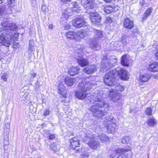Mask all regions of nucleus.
<instances>
[{"label":"nucleus","mask_w":158,"mask_h":158,"mask_svg":"<svg viewBox=\"0 0 158 158\" xmlns=\"http://www.w3.org/2000/svg\"><path fill=\"white\" fill-rule=\"evenodd\" d=\"M104 96L102 91L94 94V105L90 108V111L94 117L100 118L104 116L108 110L109 105L105 100Z\"/></svg>","instance_id":"f257e3e1"},{"label":"nucleus","mask_w":158,"mask_h":158,"mask_svg":"<svg viewBox=\"0 0 158 158\" xmlns=\"http://www.w3.org/2000/svg\"><path fill=\"white\" fill-rule=\"evenodd\" d=\"M16 28L15 24L10 22L8 19H4L0 25V32H2V33L0 34V44L9 47L13 37L10 33H12Z\"/></svg>","instance_id":"f03ea898"},{"label":"nucleus","mask_w":158,"mask_h":158,"mask_svg":"<svg viewBox=\"0 0 158 158\" xmlns=\"http://www.w3.org/2000/svg\"><path fill=\"white\" fill-rule=\"evenodd\" d=\"M86 33L82 30L79 31H69L66 33V36L68 39L78 41L84 38L85 35H86Z\"/></svg>","instance_id":"7ed1b4c3"},{"label":"nucleus","mask_w":158,"mask_h":158,"mask_svg":"<svg viewBox=\"0 0 158 158\" xmlns=\"http://www.w3.org/2000/svg\"><path fill=\"white\" fill-rule=\"evenodd\" d=\"M116 70L114 69L107 73L105 75L104 81L105 84L109 86H114L116 82L115 76Z\"/></svg>","instance_id":"20e7f679"},{"label":"nucleus","mask_w":158,"mask_h":158,"mask_svg":"<svg viewBox=\"0 0 158 158\" xmlns=\"http://www.w3.org/2000/svg\"><path fill=\"white\" fill-rule=\"evenodd\" d=\"M81 51L80 50L75 54V58L77 60L79 64L82 67H84L88 64L89 62L85 58H84L82 55L83 53L81 52Z\"/></svg>","instance_id":"39448f33"},{"label":"nucleus","mask_w":158,"mask_h":158,"mask_svg":"<svg viewBox=\"0 0 158 158\" xmlns=\"http://www.w3.org/2000/svg\"><path fill=\"white\" fill-rule=\"evenodd\" d=\"M107 121L109 122L108 123V125L107 126V129L108 131L110 133H113L115 132L116 131V124L114 123L115 120L114 118L112 116L110 117H107L106 119Z\"/></svg>","instance_id":"423d86ee"},{"label":"nucleus","mask_w":158,"mask_h":158,"mask_svg":"<svg viewBox=\"0 0 158 158\" xmlns=\"http://www.w3.org/2000/svg\"><path fill=\"white\" fill-rule=\"evenodd\" d=\"M96 86L94 82L93 81H90L84 83L83 82H80L78 85V87L81 89V90H83L85 89L86 90L88 91L90 89L93 88Z\"/></svg>","instance_id":"0eeeda50"},{"label":"nucleus","mask_w":158,"mask_h":158,"mask_svg":"<svg viewBox=\"0 0 158 158\" xmlns=\"http://www.w3.org/2000/svg\"><path fill=\"white\" fill-rule=\"evenodd\" d=\"M114 70H116L115 75H118L122 80H127L129 79L128 73L124 69L117 68Z\"/></svg>","instance_id":"6e6552de"},{"label":"nucleus","mask_w":158,"mask_h":158,"mask_svg":"<svg viewBox=\"0 0 158 158\" xmlns=\"http://www.w3.org/2000/svg\"><path fill=\"white\" fill-rule=\"evenodd\" d=\"M109 95L111 100L114 103L118 102L121 100V95L119 93L117 92L116 90H110Z\"/></svg>","instance_id":"1a4fd4ad"},{"label":"nucleus","mask_w":158,"mask_h":158,"mask_svg":"<svg viewBox=\"0 0 158 158\" xmlns=\"http://www.w3.org/2000/svg\"><path fill=\"white\" fill-rule=\"evenodd\" d=\"M87 139H90L89 142L88 143V145L89 147L92 149H95L98 148L100 145L99 143L96 140V138L93 136L90 137L86 136Z\"/></svg>","instance_id":"9d476101"},{"label":"nucleus","mask_w":158,"mask_h":158,"mask_svg":"<svg viewBox=\"0 0 158 158\" xmlns=\"http://www.w3.org/2000/svg\"><path fill=\"white\" fill-rule=\"evenodd\" d=\"M110 62L106 56H104L102 60L100 70L102 72H106L110 69L112 67H107V64L109 65Z\"/></svg>","instance_id":"9b49d317"},{"label":"nucleus","mask_w":158,"mask_h":158,"mask_svg":"<svg viewBox=\"0 0 158 158\" xmlns=\"http://www.w3.org/2000/svg\"><path fill=\"white\" fill-rule=\"evenodd\" d=\"M130 148H118L114 151L111 154L108 156V158H114L118 154L124 153L130 150Z\"/></svg>","instance_id":"f8f14e48"},{"label":"nucleus","mask_w":158,"mask_h":158,"mask_svg":"<svg viewBox=\"0 0 158 158\" xmlns=\"http://www.w3.org/2000/svg\"><path fill=\"white\" fill-rule=\"evenodd\" d=\"M72 24L74 27L78 28L85 25V21L82 19L80 18L74 19L73 21Z\"/></svg>","instance_id":"ddd939ff"},{"label":"nucleus","mask_w":158,"mask_h":158,"mask_svg":"<svg viewBox=\"0 0 158 158\" xmlns=\"http://www.w3.org/2000/svg\"><path fill=\"white\" fill-rule=\"evenodd\" d=\"M94 0H82L81 3L84 8L88 10L94 8Z\"/></svg>","instance_id":"4468645a"},{"label":"nucleus","mask_w":158,"mask_h":158,"mask_svg":"<svg viewBox=\"0 0 158 158\" xmlns=\"http://www.w3.org/2000/svg\"><path fill=\"white\" fill-rule=\"evenodd\" d=\"M89 45L90 48L93 50H98L101 47V45L98 40L95 39L90 40Z\"/></svg>","instance_id":"2eb2a0df"},{"label":"nucleus","mask_w":158,"mask_h":158,"mask_svg":"<svg viewBox=\"0 0 158 158\" xmlns=\"http://www.w3.org/2000/svg\"><path fill=\"white\" fill-rule=\"evenodd\" d=\"M97 69L96 66L93 64L88 66L87 67L83 69V71L88 74H91L96 72Z\"/></svg>","instance_id":"dca6fc26"},{"label":"nucleus","mask_w":158,"mask_h":158,"mask_svg":"<svg viewBox=\"0 0 158 158\" xmlns=\"http://www.w3.org/2000/svg\"><path fill=\"white\" fill-rule=\"evenodd\" d=\"M78 91H76L75 96L78 99L83 100L85 99L87 96V91L85 89H84L83 90H81V89L78 88Z\"/></svg>","instance_id":"f3484780"},{"label":"nucleus","mask_w":158,"mask_h":158,"mask_svg":"<svg viewBox=\"0 0 158 158\" xmlns=\"http://www.w3.org/2000/svg\"><path fill=\"white\" fill-rule=\"evenodd\" d=\"M58 92L60 95H61L63 98H65L67 97V90L62 82H60L59 84Z\"/></svg>","instance_id":"a211bd4d"},{"label":"nucleus","mask_w":158,"mask_h":158,"mask_svg":"<svg viewBox=\"0 0 158 158\" xmlns=\"http://www.w3.org/2000/svg\"><path fill=\"white\" fill-rule=\"evenodd\" d=\"M90 20L92 23L96 24L101 20V17L97 13L91 12L90 13Z\"/></svg>","instance_id":"6ab92c4d"},{"label":"nucleus","mask_w":158,"mask_h":158,"mask_svg":"<svg viewBox=\"0 0 158 158\" xmlns=\"http://www.w3.org/2000/svg\"><path fill=\"white\" fill-rule=\"evenodd\" d=\"M70 147L73 149H76V148L78 147L80 145L79 140L76 137L73 138L69 140Z\"/></svg>","instance_id":"aec40b11"},{"label":"nucleus","mask_w":158,"mask_h":158,"mask_svg":"<svg viewBox=\"0 0 158 158\" xmlns=\"http://www.w3.org/2000/svg\"><path fill=\"white\" fill-rule=\"evenodd\" d=\"M130 57L128 55H125L122 56L121 61V64L123 66L128 67Z\"/></svg>","instance_id":"412c9836"},{"label":"nucleus","mask_w":158,"mask_h":158,"mask_svg":"<svg viewBox=\"0 0 158 158\" xmlns=\"http://www.w3.org/2000/svg\"><path fill=\"white\" fill-rule=\"evenodd\" d=\"M148 69L151 72H158V62H155L150 64L148 65Z\"/></svg>","instance_id":"4be33fe9"},{"label":"nucleus","mask_w":158,"mask_h":158,"mask_svg":"<svg viewBox=\"0 0 158 158\" xmlns=\"http://www.w3.org/2000/svg\"><path fill=\"white\" fill-rule=\"evenodd\" d=\"M123 26L125 28L128 29H131L133 27L134 24L133 22L127 18L124 20Z\"/></svg>","instance_id":"5701e85b"},{"label":"nucleus","mask_w":158,"mask_h":158,"mask_svg":"<svg viewBox=\"0 0 158 158\" xmlns=\"http://www.w3.org/2000/svg\"><path fill=\"white\" fill-rule=\"evenodd\" d=\"M79 70L80 68L78 67H72L69 69L68 70V73L70 75L74 76L78 73Z\"/></svg>","instance_id":"b1692460"},{"label":"nucleus","mask_w":158,"mask_h":158,"mask_svg":"<svg viewBox=\"0 0 158 158\" xmlns=\"http://www.w3.org/2000/svg\"><path fill=\"white\" fill-rule=\"evenodd\" d=\"M108 59L109 60L110 64H109H109H107V67H109L110 66H112V67L114 66L117 63V58L114 56H111L109 59Z\"/></svg>","instance_id":"393cba45"},{"label":"nucleus","mask_w":158,"mask_h":158,"mask_svg":"<svg viewBox=\"0 0 158 158\" xmlns=\"http://www.w3.org/2000/svg\"><path fill=\"white\" fill-rule=\"evenodd\" d=\"M65 83L68 86H71L73 85L75 81V79L74 78L69 77H66L64 79Z\"/></svg>","instance_id":"a878e982"},{"label":"nucleus","mask_w":158,"mask_h":158,"mask_svg":"<svg viewBox=\"0 0 158 158\" xmlns=\"http://www.w3.org/2000/svg\"><path fill=\"white\" fill-rule=\"evenodd\" d=\"M150 78V75L147 74H140L139 80L141 81L144 82L148 81Z\"/></svg>","instance_id":"bb28decb"},{"label":"nucleus","mask_w":158,"mask_h":158,"mask_svg":"<svg viewBox=\"0 0 158 158\" xmlns=\"http://www.w3.org/2000/svg\"><path fill=\"white\" fill-rule=\"evenodd\" d=\"M115 10V8L114 6L107 5L104 8V11L107 14H109Z\"/></svg>","instance_id":"cd10ccee"},{"label":"nucleus","mask_w":158,"mask_h":158,"mask_svg":"<svg viewBox=\"0 0 158 158\" xmlns=\"http://www.w3.org/2000/svg\"><path fill=\"white\" fill-rule=\"evenodd\" d=\"M16 4L15 0H10L8 4V7L11 12L15 10Z\"/></svg>","instance_id":"c85d7f7f"},{"label":"nucleus","mask_w":158,"mask_h":158,"mask_svg":"<svg viewBox=\"0 0 158 158\" xmlns=\"http://www.w3.org/2000/svg\"><path fill=\"white\" fill-rule=\"evenodd\" d=\"M30 97V95L27 92H25L22 97V100L26 102H27L29 100Z\"/></svg>","instance_id":"c756f323"},{"label":"nucleus","mask_w":158,"mask_h":158,"mask_svg":"<svg viewBox=\"0 0 158 158\" xmlns=\"http://www.w3.org/2000/svg\"><path fill=\"white\" fill-rule=\"evenodd\" d=\"M94 32L95 34V36L97 38H101L103 37L102 32L101 31L94 30Z\"/></svg>","instance_id":"7c9ffc66"},{"label":"nucleus","mask_w":158,"mask_h":158,"mask_svg":"<svg viewBox=\"0 0 158 158\" xmlns=\"http://www.w3.org/2000/svg\"><path fill=\"white\" fill-rule=\"evenodd\" d=\"M157 121L154 118H149L147 122L148 125L151 126H153L156 124Z\"/></svg>","instance_id":"2f4dec72"},{"label":"nucleus","mask_w":158,"mask_h":158,"mask_svg":"<svg viewBox=\"0 0 158 158\" xmlns=\"http://www.w3.org/2000/svg\"><path fill=\"white\" fill-rule=\"evenodd\" d=\"M100 139L102 142H107L109 141V138L107 136L104 134H102L99 136Z\"/></svg>","instance_id":"473e14b6"},{"label":"nucleus","mask_w":158,"mask_h":158,"mask_svg":"<svg viewBox=\"0 0 158 158\" xmlns=\"http://www.w3.org/2000/svg\"><path fill=\"white\" fill-rule=\"evenodd\" d=\"M131 141V138L129 136L123 137L122 139V143L123 144H127Z\"/></svg>","instance_id":"72a5a7b5"},{"label":"nucleus","mask_w":158,"mask_h":158,"mask_svg":"<svg viewBox=\"0 0 158 158\" xmlns=\"http://www.w3.org/2000/svg\"><path fill=\"white\" fill-rule=\"evenodd\" d=\"M87 151V149L86 148L84 147L76 150V154L77 153L79 154L80 155L82 154L85 153Z\"/></svg>","instance_id":"f704fd0d"},{"label":"nucleus","mask_w":158,"mask_h":158,"mask_svg":"<svg viewBox=\"0 0 158 158\" xmlns=\"http://www.w3.org/2000/svg\"><path fill=\"white\" fill-rule=\"evenodd\" d=\"M69 9H65L64 12L63 13V15L61 17L63 19L64 18L65 19H66L69 16V14L68 13Z\"/></svg>","instance_id":"c9c22d12"},{"label":"nucleus","mask_w":158,"mask_h":158,"mask_svg":"<svg viewBox=\"0 0 158 158\" xmlns=\"http://www.w3.org/2000/svg\"><path fill=\"white\" fill-rule=\"evenodd\" d=\"M114 89V90H116L117 92L118 93L119 91L122 92L123 91L124 89V88L123 86L118 85H117L116 88Z\"/></svg>","instance_id":"e433bc0d"},{"label":"nucleus","mask_w":158,"mask_h":158,"mask_svg":"<svg viewBox=\"0 0 158 158\" xmlns=\"http://www.w3.org/2000/svg\"><path fill=\"white\" fill-rule=\"evenodd\" d=\"M7 13L6 8L3 6L0 8V15L5 14Z\"/></svg>","instance_id":"4c0bfd02"},{"label":"nucleus","mask_w":158,"mask_h":158,"mask_svg":"<svg viewBox=\"0 0 158 158\" xmlns=\"http://www.w3.org/2000/svg\"><path fill=\"white\" fill-rule=\"evenodd\" d=\"M152 110L151 108H147L145 110V113L146 114L151 115L152 114Z\"/></svg>","instance_id":"58836bf2"},{"label":"nucleus","mask_w":158,"mask_h":158,"mask_svg":"<svg viewBox=\"0 0 158 158\" xmlns=\"http://www.w3.org/2000/svg\"><path fill=\"white\" fill-rule=\"evenodd\" d=\"M30 75H31L30 79L31 81H33L34 77H35L36 73L34 71H31L30 72Z\"/></svg>","instance_id":"ea45409f"},{"label":"nucleus","mask_w":158,"mask_h":158,"mask_svg":"<svg viewBox=\"0 0 158 158\" xmlns=\"http://www.w3.org/2000/svg\"><path fill=\"white\" fill-rule=\"evenodd\" d=\"M34 51V48H28V54L29 56H31L32 54H33Z\"/></svg>","instance_id":"a19ab883"},{"label":"nucleus","mask_w":158,"mask_h":158,"mask_svg":"<svg viewBox=\"0 0 158 158\" xmlns=\"http://www.w3.org/2000/svg\"><path fill=\"white\" fill-rule=\"evenodd\" d=\"M1 77L2 79H3L4 81H7V78H8V74L7 73H2L1 75Z\"/></svg>","instance_id":"79ce46f5"},{"label":"nucleus","mask_w":158,"mask_h":158,"mask_svg":"<svg viewBox=\"0 0 158 158\" xmlns=\"http://www.w3.org/2000/svg\"><path fill=\"white\" fill-rule=\"evenodd\" d=\"M34 45L35 44L34 41L32 40H30L29 42L28 48H34Z\"/></svg>","instance_id":"37998d69"},{"label":"nucleus","mask_w":158,"mask_h":158,"mask_svg":"<svg viewBox=\"0 0 158 158\" xmlns=\"http://www.w3.org/2000/svg\"><path fill=\"white\" fill-rule=\"evenodd\" d=\"M51 149L55 152H56L57 150V148L56 145L54 144H52L51 146Z\"/></svg>","instance_id":"c03bdc74"},{"label":"nucleus","mask_w":158,"mask_h":158,"mask_svg":"<svg viewBox=\"0 0 158 158\" xmlns=\"http://www.w3.org/2000/svg\"><path fill=\"white\" fill-rule=\"evenodd\" d=\"M152 10V8H149L147 9L145 13L148 16H149L151 14Z\"/></svg>","instance_id":"a18cd8bd"},{"label":"nucleus","mask_w":158,"mask_h":158,"mask_svg":"<svg viewBox=\"0 0 158 158\" xmlns=\"http://www.w3.org/2000/svg\"><path fill=\"white\" fill-rule=\"evenodd\" d=\"M10 124L8 123H6L5 125V128L6 129V132L9 134V132Z\"/></svg>","instance_id":"49530a36"},{"label":"nucleus","mask_w":158,"mask_h":158,"mask_svg":"<svg viewBox=\"0 0 158 158\" xmlns=\"http://www.w3.org/2000/svg\"><path fill=\"white\" fill-rule=\"evenodd\" d=\"M80 156L81 158H87L89 156V154L88 153L86 152L85 153L81 154Z\"/></svg>","instance_id":"de8ad7c7"},{"label":"nucleus","mask_w":158,"mask_h":158,"mask_svg":"<svg viewBox=\"0 0 158 158\" xmlns=\"http://www.w3.org/2000/svg\"><path fill=\"white\" fill-rule=\"evenodd\" d=\"M47 7L44 4H43L42 6L41 7V10L45 14L46 13V10H47Z\"/></svg>","instance_id":"09e8293b"},{"label":"nucleus","mask_w":158,"mask_h":158,"mask_svg":"<svg viewBox=\"0 0 158 158\" xmlns=\"http://www.w3.org/2000/svg\"><path fill=\"white\" fill-rule=\"evenodd\" d=\"M112 20L111 18L110 17H107L106 18V20L105 21V22L106 23H112Z\"/></svg>","instance_id":"8fccbe9b"},{"label":"nucleus","mask_w":158,"mask_h":158,"mask_svg":"<svg viewBox=\"0 0 158 158\" xmlns=\"http://www.w3.org/2000/svg\"><path fill=\"white\" fill-rule=\"evenodd\" d=\"M149 16L146 14L145 13H144L142 18V20L143 21L146 20Z\"/></svg>","instance_id":"3c124183"},{"label":"nucleus","mask_w":158,"mask_h":158,"mask_svg":"<svg viewBox=\"0 0 158 158\" xmlns=\"http://www.w3.org/2000/svg\"><path fill=\"white\" fill-rule=\"evenodd\" d=\"M156 52L155 55L156 58L158 60V45L156 47Z\"/></svg>","instance_id":"603ef678"},{"label":"nucleus","mask_w":158,"mask_h":158,"mask_svg":"<svg viewBox=\"0 0 158 158\" xmlns=\"http://www.w3.org/2000/svg\"><path fill=\"white\" fill-rule=\"evenodd\" d=\"M4 152L5 153L7 152V149L8 148V146L6 144V145L4 144Z\"/></svg>","instance_id":"864d4df0"},{"label":"nucleus","mask_w":158,"mask_h":158,"mask_svg":"<svg viewBox=\"0 0 158 158\" xmlns=\"http://www.w3.org/2000/svg\"><path fill=\"white\" fill-rule=\"evenodd\" d=\"M19 44L18 43H15L13 45V47L14 48L16 49L19 48Z\"/></svg>","instance_id":"5fc2aeb1"},{"label":"nucleus","mask_w":158,"mask_h":158,"mask_svg":"<svg viewBox=\"0 0 158 158\" xmlns=\"http://www.w3.org/2000/svg\"><path fill=\"white\" fill-rule=\"evenodd\" d=\"M121 154L117 158H126L125 156L123 153H121Z\"/></svg>","instance_id":"6e6d98bb"},{"label":"nucleus","mask_w":158,"mask_h":158,"mask_svg":"<svg viewBox=\"0 0 158 158\" xmlns=\"http://www.w3.org/2000/svg\"><path fill=\"white\" fill-rule=\"evenodd\" d=\"M49 110H47L44 111V114L45 116H47L49 114Z\"/></svg>","instance_id":"4d7b16f0"},{"label":"nucleus","mask_w":158,"mask_h":158,"mask_svg":"<svg viewBox=\"0 0 158 158\" xmlns=\"http://www.w3.org/2000/svg\"><path fill=\"white\" fill-rule=\"evenodd\" d=\"M70 27V25L68 24H65L64 26V28L65 29L68 30L69 29Z\"/></svg>","instance_id":"13d9d810"},{"label":"nucleus","mask_w":158,"mask_h":158,"mask_svg":"<svg viewBox=\"0 0 158 158\" xmlns=\"http://www.w3.org/2000/svg\"><path fill=\"white\" fill-rule=\"evenodd\" d=\"M55 138V136L54 135L51 134L49 135V139L52 140L54 139Z\"/></svg>","instance_id":"bf43d9fd"},{"label":"nucleus","mask_w":158,"mask_h":158,"mask_svg":"<svg viewBox=\"0 0 158 158\" xmlns=\"http://www.w3.org/2000/svg\"><path fill=\"white\" fill-rule=\"evenodd\" d=\"M33 4V5H35L36 4V0H30Z\"/></svg>","instance_id":"052dcab7"},{"label":"nucleus","mask_w":158,"mask_h":158,"mask_svg":"<svg viewBox=\"0 0 158 158\" xmlns=\"http://www.w3.org/2000/svg\"><path fill=\"white\" fill-rule=\"evenodd\" d=\"M74 4L73 5V6L74 8H77V6H78L77 3L76 2H74Z\"/></svg>","instance_id":"680f3d73"},{"label":"nucleus","mask_w":158,"mask_h":158,"mask_svg":"<svg viewBox=\"0 0 158 158\" xmlns=\"http://www.w3.org/2000/svg\"><path fill=\"white\" fill-rule=\"evenodd\" d=\"M71 0H60V1L62 2H69L71 1Z\"/></svg>","instance_id":"e2e57ef3"},{"label":"nucleus","mask_w":158,"mask_h":158,"mask_svg":"<svg viewBox=\"0 0 158 158\" xmlns=\"http://www.w3.org/2000/svg\"><path fill=\"white\" fill-rule=\"evenodd\" d=\"M49 28L50 29H52L53 27V26L52 24H50L48 26Z\"/></svg>","instance_id":"0e129e2a"},{"label":"nucleus","mask_w":158,"mask_h":158,"mask_svg":"<svg viewBox=\"0 0 158 158\" xmlns=\"http://www.w3.org/2000/svg\"><path fill=\"white\" fill-rule=\"evenodd\" d=\"M106 2L108 3L111 2L112 0H103Z\"/></svg>","instance_id":"69168bd1"},{"label":"nucleus","mask_w":158,"mask_h":158,"mask_svg":"<svg viewBox=\"0 0 158 158\" xmlns=\"http://www.w3.org/2000/svg\"><path fill=\"white\" fill-rule=\"evenodd\" d=\"M5 1V0H0V4H1L4 2Z\"/></svg>","instance_id":"338daca9"},{"label":"nucleus","mask_w":158,"mask_h":158,"mask_svg":"<svg viewBox=\"0 0 158 158\" xmlns=\"http://www.w3.org/2000/svg\"><path fill=\"white\" fill-rule=\"evenodd\" d=\"M125 42H125V40H122V42L123 43V44H125Z\"/></svg>","instance_id":"774afa93"}]
</instances>
